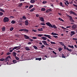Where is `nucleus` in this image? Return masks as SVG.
<instances>
[{"label": "nucleus", "mask_w": 77, "mask_h": 77, "mask_svg": "<svg viewBox=\"0 0 77 77\" xmlns=\"http://www.w3.org/2000/svg\"><path fill=\"white\" fill-rule=\"evenodd\" d=\"M41 25H42L43 26H45V23L44 22H42L40 23Z\"/></svg>", "instance_id": "5701e85b"}, {"label": "nucleus", "mask_w": 77, "mask_h": 77, "mask_svg": "<svg viewBox=\"0 0 77 77\" xmlns=\"http://www.w3.org/2000/svg\"><path fill=\"white\" fill-rule=\"evenodd\" d=\"M42 42L43 43V44L45 45H46L47 46L48 45V44H47V42H46V41H43Z\"/></svg>", "instance_id": "20e7f679"}, {"label": "nucleus", "mask_w": 77, "mask_h": 77, "mask_svg": "<svg viewBox=\"0 0 77 77\" xmlns=\"http://www.w3.org/2000/svg\"><path fill=\"white\" fill-rule=\"evenodd\" d=\"M32 32H37V30L35 29H32Z\"/></svg>", "instance_id": "de8ad7c7"}, {"label": "nucleus", "mask_w": 77, "mask_h": 77, "mask_svg": "<svg viewBox=\"0 0 77 77\" xmlns=\"http://www.w3.org/2000/svg\"><path fill=\"white\" fill-rule=\"evenodd\" d=\"M12 53L13 54L14 56L15 57H16V54H17V53H15V52H13Z\"/></svg>", "instance_id": "6ab92c4d"}, {"label": "nucleus", "mask_w": 77, "mask_h": 77, "mask_svg": "<svg viewBox=\"0 0 77 77\" xmlns=\"http://www.w3.org/2000/svg\"><path fill=\"white\" fill-rule=\"evenodd\" d=\"M3 14V13L2 12H0V16H2V15Z\"/></svg>", "instance_id": "09e8293b"}, {"label": "nucleus", "mask_w": 77, "mask_h": 77, "mask_svg": "<svg viewBox=\"0 0 77 77\" xmlns=\"http://www.w3.org/2000/svg\"><path fill=\"white\" fill-rule=\"evenodd\" d=\"M72 40H73V41H77V39L76 38H72Z\"/></svg>", "instance_id": "a19ab883"}, {"label": "nucleus", "mask_w": 77, "mask_h": 77, "mask_svg": "<svg viewBox=\"0 0 77 77\" xmlns=\"http://www.w3.org/2000/svg\"><path fill=\"white\" fill-rule=\"evenodd\" d=\"M2 31L3 32H4V31H5V27H4L2 28Z\"/></svg>", "instance_id": "7c9ffc66"}, {"label": "nucleus", "mask_w": 77, "mask_h": 77, "mask_svg": "<svg viewBox=\"0 0 77 77\" xmlns=\"http://www.w3.org/2000/svg\"><path fill=\"white\" fill-rule=\"evenodd\" d=\"M10 56H8V57H7L4 60H5V62H7L8 61V59H9V58H10Z\"/></svg>", "instance_id": "6e6552de"}, {"label": "nucleus", "mask_w": 77, "mask_h": 77, "mask_svg": "<svg viewBox=\"0 0 77 77\" xmlns=\"http://www.w3.org/2000/svg\"><path fill=\"white\" fill-rule=\"evenodd\" d=\"M42 59V58L41 57L35 58L36 60H39V61H40V60H41Z\"/></svg>", "instance_id": "f3484780"}, {"label": "nucleus", "mask_w": 77, "mask_h": 77, "mask_svg": "<svg viewBox=\"0 0 77 77\" xmlns=\"http://www.w3.org/2000/svg\"><path fill=\"white\" fill-rule=\"evenodd\" d=\"M29 39L30 40V41H31L32 42V41H33V40L31 39V38H29Z\"/></svg>", "instance_id": "052dcab7"}, {"label": "nucleus", "mask_w": 77, "mask_h": 77, "mask_svg": "<svg viewBox=\"0 0 77 77\" xmlns=\"http://www.w3.org/2000/svg\"><path fill=\"white\" fill-rule=\"evenodd\" d=\"M51 44H56V43L54 42H51Z\"/></svg>", "instance_id": "79ce46f5"}, {"label": "nucleus", "mask_w": 77, "mask_h": 77, "mask_svg": "<svg viewBox=\"0 0 77 77\" xmlns=\"http://www.w3.org/2000/svg\"><path fill=\"white\" fill-rule=\"evenodd\" d=\"M18 48V47L16 46L14 47V48H13V50H15V49H17Z\"/></svg>", "instance_id": "f704fd0d"}, {"label": "nucleus", "mask_w": 77, "mask_h": 77, "mask_svg": "<svg viewBox=\"0 0 77 77\" xmlns=\"http://www.w3.org/2000/svg\"><path fill=\"white\" fill-rule=\"evenodd\" d=\"M41 47L42 49L44 48V47H45V46L44 45H42V46Z\"/></svg>", "instance_id": "a18cd8bd"}, {"label": "nucleus", "mask_w": 77, "mask_h": 77, "mask_svg": "<svg viewBox=\"0 0 77 77\" xmlns=\"http://www.w3.org/2000/svg\"><path fill=\"white\" fill-rule=\"evenodd\" d=\"M41 39H43V40H47V38L45 37H41Z\"/></svg>", "instance_id": "ddd939ff"}, {"label": "nucleus", "mask_w": 77, "mask_h": 77, "mask_svg": "<svg viewBox=\"0 0 77 77\" xmlns=\"http://www.w3.org/2000/svg\"><path fill=\"white\" fill-rule=\"evenodd\" d=\"M15 58L16 59V60H19L20 59L18 57H17V56H16L15 57Z\"/></svg>", "instance_id": "e433bc0d"}, {"label": "nucleus", "mask_w": 77, "mask_h": 77, "mask_svg": "<svg viewBox=\"0 0 77 77\" xmlns=\"http://www.w3.org/2000/svg\"><path fill=\"white\" fill-rule=\"evenodd\" d=\"M68 18H70L69 20L71 22H72V23H74V21L73 19H72V17L71 16L68 15Z\"/></svg>", "instance_id": "f03ea898"}, {"label": "nucleus", "mask_w": 77, "mask_h": 77, "mask_svg": "<svg viewBox=\"0 0 77 77\" xmlns=\"http://www.w3.org/2000/svg\"><path fill=\"white\" fill-rule=\"evenodd\" d=\"M66 57H65V55L63 54H62V57H63V58H66Z\"/></svg>", "instance_id": "c85d7f7f"}, {"label": "nucleus", "mask_w": 77, "mask_h": 77, "mask_svg": "<svg viewBox=\"0 0 77 77\" xmlns=\"http://www.w3.org/2000/svg\"><path fill=\"white\" fill-rule=\"evenodd\" d=\"M5 60V59L4 58H2L0 59V61H4Z\"/></svg>", "instance_id": "37998d69"}, {"label": "nucleus", "mask_w": 77, "mask_h": 77, "mask_svg": "<svg viewBox=\"0 0 77 77\" xmlns=\"http://www.w3.org/2000/svg\"><path fill=\"white\" fill-rule=\"evenodd\" d=\"M46 24L49 26V27H51V28H54V29H57V27L55 25H51L50 22H47L46 23Z\"/></svg>", "instance_id": "f257e3e1"}, {"label": "nucleus", "mask_w": 77, "mask_h": 77, "mask_svg": "<svg viewBox=\"0 0 77 77\" xmlns=\"http://www.w3.org/2000/svg\"><path fill=\"white\" fill-rule=\"evenodd\" d=\"M38 31H43V29L41 28L40 29H38Z\"/></svg>", "instance_id": "393cba45"}, {"label": "nucleus", "mask_w": 77, "mask_h": 77, "mask_svg": "<svg viewBox=\"0 0 77 77\" xmlns=\"http://www.w3.org/2000/svg\"><path fill=\"white\" fill-rule=\"evenodd\" d=\"M24 30H25L24 29H20L19 31H21V32H22L23 31H24Z\"/></svg>", "instance_id": "ea45409f"}, {"label": "nucleus", "mask_w": 77, "mask_h": 77, "mask_svg": "<svg viewBox=\"0 0 77 77\" xmlns=\"http://www.w3.org/2000/svg\"><path fill=\"white\" fill-rule=\"evenodd\" d=\"M51 35H58V34H57L56 33H54L53 32L51 33Z\"/></svg>", "instance_id": "b1692460"}, {"label": "nucleus", "mask_w": 77, "mask_h": 77, "mask_svg": "<svg viewBox=\"0 0 77 77\" xmlns=\"http://www.w3.org/2000/svg\"><path fill=\"white\" fill-rule=\"evenodd\" d=\"M70 4H71V5L73 3V2L72 1L71 2H69Z\"/></svg>", "instance_id": "13d9d810"}, {"label": "nucleus", "mask_w": 77, "mask_h": 77, "mask_svg": "<svg viewBox=\"0 0 77 77\" xmlns=\"http://www.w3.org/2000/svg\"><path fill=\"white\" fill-rule=\"evenodd\" d=\"M60 45H62V46H64V50H66V45H64V44H63V43H62V44H60Z\"/></svg>", "instance_id": "9d476101"}, {"label": "nucleus", "mask_w": 77, "mask_h": 77, "mask_svg": "<svg viewBox=\"0 0 77 77\" xmlns=\"http://www.w3.org/2000/svg\"><path fill=\"white\" fill-rule=\"evenodd\" d=\"M11 24H15V21L13 20L11 21Z\"/></svg>", "instance_id": "cd10ccee"}, {"label": "nucleus", "mask_w": 77, "mask_h": 77, "mask_svg": "<svg viewBox=\"0 0 77 77\" xmlns=\"http://www.w3.org/2000/svg\"><path fill=\"white\" fill-rule=\"evenodd\" d=\"M29 8V6H26L25 7V9H26V8Z\"/></svg>", "instance_id": "0e129e2a"}, {"label": "nucleus", "mask_w": 77, "mask_h": 77, "mask_svg": "<svg viewBox=\"0 0 77 77\" xmlns=\"http://www.w3.org/2000/svg\"><path fill=\"white\" fill-rule=\"evenodd\" d=\"M13 30H14V28L13 27L11 28L10 29V31H12Z\"/></svg>", "instance_id": "58836bf2"}, {"label": "nucleus", "mask_w": 77, "mask_h": 77, "mask_svg": "<svg viewBox=\"0 0 77 77\" xmlns=\"http://www.w3.org/2000/svg\"><path fill=\"white\" fill-rule=\"evenodd\" d=\"M42 59H43V60H45L46 58H45V57H43L42 58Z\"/></svg>", "instance_id": "6e6d98bb"}, {"label": "nucleus", "mask_w": 77, "mask_h": 77, "mask_svg": "<svg viewBox=\"0 0 77 77\" xmlns=\"http://www.w3.org/2000/svg\"><path fill=\"white\" fill-rule=\"evenodd\" d=\"M0 11H1V12H5V10H3V9L1 8H0Z\"/></svg>", "instance_id": "473e14b6"}, {"label": "nucleus", "mask_w": 77, "mask_h": 77, "mask_svg": "<svg viewBox=\"0 0 77 77\" xmlns=\"http://www.w3.org/2000/svg\"><path fill=\"white\" fill-rule=\"evenodd\" d=\"M13 62L15 63H17V60H13Z\"/></svg>", "instance_id": "c756f323"}, {"label": "nucleus", "mask_w": 77, "mask_h": 77, "mask_svg": "<svg viewBox=\"0 0 77 77\" xmlns=\"http://www.w3.org/2000/svg\"><path fill=\"white\" fill-rule=\"evenodd\" d=\"M60 6H61L62 7H63V8L64 7V6L63 5V4H62V2H60Z\"/></svg>", "instance_id": "412c9836"}, {"label": "nucleus", "mask_w": 77, "mask_h": 77, "mask_svg": "<svg viewBox=\"0 0 77 77\" xmlns=\"http://www.w3.org/2000/svg\"><path fill=\"white\" fill-rule=\"evenodd\" d=\"M23 19H24V20H26V17H25V16H23Z\"/></svg>", "instance_id": "864d4df0"}, {"label": "nucleus", "mask_w": 77, "mask_h": 77, "mask_svg": "<svg viewBox=\"0 0 77 77\" xmlns=\"http://www.w3.org/2000/svg\"><path fill=\"white\" fill-rule=\"evenodd\" d=\"M39 16V15L38 14H36L35 15L36 17H38Z\"/></svg>", "instance_id": "5fc2aeb1"}, {"label": "nucleus", "mask_w": 77, "mask_h": 77, "mask_svg": "<svg viewBox=\"0 0 77 77\" xmlns=\"http://www.w3.org/2000/svg\"><path fill=\"white\" fill-rule=\"evenodd\" d=\"M25 49L26 50H27V51H29V50H30V48L28 47H26Z\"/></svg>", "instance_id": "4468645a"}, {"label": "nucleus", "mask_w": 77, "mask_h": 77, "mask_svg": "<svg viewBox=\"0 0 77 77\" xmlns=\"http://www.w3.org/2000/svg\"><path fill=\"white\" fill-rule=\"evenodd\" d=\"M35 10V8H33L32 9L30 10V12H33Z\"/></svg>", "instance_id": "2eb2a0df"}, {"label": "nucleus", "mask_w": 77, "mask_h": 77, "mask_svg": "<svg viewBox=\"0 0 77 77\" xmlns=\"http://www.w3.org/2000/svg\"><path fill=\"white\" fill-rule=\"evenodd\" d=\"M53 53H54V54H57L55 52V51H53Z\"/></svg>", "instance_id": "4d7b16f0"}, {"label": "nucleus", "mask_w": 77, "mask_h": 77, "mask_svg": "<svg viewBox=\"0 0 77 77\" xmlns=\"http://www.w3.org/2000/svg\"><path fill=\"white\" fill-rule=\"evenodd\" d=\"M9 54H11V53L10 52H8L7 53V55H9Z\"/></svg>", "instance_id": "bf43d9fd"}, {"label": "nucleus", "mask_w": 77, "mask_h": 77, "mask_svg": "<svg viewBox=\"0 0 77 77\" xmlns=\"http://www.w3.org/2000/svg\"><path fill=\"white\" fill-rule=\"evenodd\" d=\"M10 18H15V17L12 16H11L10 17Z\"/></svg>", "instance_id": "603ef678"}, {"label": "nucleus", "mask_w": 77, "mask_h": 77, "mask_svg": "<svg viewBox=\"0 0 77 77\" xmlns=\"http://www.w3.org/2000/svg\"><path fill=\"white\" fill-rule=\"evenodd\" d=\"M17 53H20V50H18V51H17Z\"/></svg>", "instance_id": "338daca9"}, {"label": "nucleus", "mask_w": 77, "mask_h": 77, "mask_svg": "<svg viewBox=\"0 0 77 77\" xmlns=\"http://www.w3.org/2000/svg\"><path fill=\"white\" fill-rule=\"evenodd\" d=\"M70 27H71V26H66V28H67V29H68V28H70Z\"/></svg>", "instance_id": "e2e57ef3"}, {"label": "nucleus", "mask_w": 77, "mask_h": 77, "mask_svg": "<svg viewBox=\"0 0 77 77\" xmlns=\"http://www.w3.org/2000/svg\"><path fill=\"white\" fill-rule=\"evenodd\" d=\"M32 39H37V37H33Z\"/></svg>", "instance_id": "c03bdc74"}, {"label": "nucleus", "mask_w": 77, "mask_h": 77, "mask_svg": "<svg viewBox=\"0 0 77 77\" xmlns=\"http://www.w3.org/2000/svg\"><path fill=\"white\" fill-rule=\"evenodd\" d=\"M51 11V9H48L46 11V13H48L49 12H50V11Z\"/></svg>", "instance_id": "a211bd4d"}, {"label": "nucleus", "mask_w": 77, "mask_h": 77, "mask_svg": "<svg viewBox=\"0 0 77 77\" xmlns=\"http://www.w3.org/2000/svg\"><path fill=\"white\" fill-rule=\"evenodd\" d=\"M13 50H13V49H12V50H10L9 51V52H12V51H13Z\"/></svg>", "instance_id": "680f3d73"}, {"label": "nucleus", "mask_w": 77, "mask_h": 77, "mask_svg": "<svg viewBox=\"0 0 77 77\" xmlns=\"http://www.w3.org/2000/svg\"><path fill=\"white\" fill-rule=\"evenodd\" d=\"M75 35V31H71L70 33V35L71 37L72 35Z\"/></svg>", "instance_id": "0eeeda50"}, {"label": "nucleus", "mask_w": 77, "mask_h": 77, "mask_svg": "<svg viewBox=\"0 0 77 77\" xmlns=\"http://www.w3.org/2000/svg\"><path fill=\"white\" fill-rule=\"evenodd\" d=\"M39 18H40V21H42V22H44V18L42 17L41 18L40 17H39Z\"/></svg>", "instance_id": "f8f14e48"}, {"label": "nucleus", "mask_w": 77, "mask_h": 77, "mask_svg": "<svg viewBox=\"0 0 77 77\" xmlns=\"http://www.w3.org/2000/svg\"><path fill=\"white\" fill-rule=\"evenodd\" d=\"M24 31H26V32H29V30L26 29H24Z\"/></svg>", "instance_id": "3c124183"}, {"label": "nucleus", "mask_w": 77, "mask_h": 77, "mask_svg": "<svg viewBox=\"0 0 77 77\" xmlns=\"http://www.w3.org/2000/svg\"><path fill=\"white\" fill-rule=\"evenodd\" d=\"M23 4L22 3H21V4H20L18 5V7H21L22 6H23Z\"/></svg>", "instance_id": "bb28decb"}, {"label": "nucleus", "mask_w": 77, "mask_h": 77, "mask_svg": "<svg viewBox=\"0 0 77 77\" xmlns=\"http://www.w3.org/2000/svg\"><path fill=\"white\" fill-rule=\"evenodd\" d=\"M48 38H49V39H51V36H50V35H48V36L47 37Z\"/></svg>", "instance_id": "c9c22d12"}, {"label": "nucleus", "mask_w": 77, "mask_h": 77, "mask_svg": "<svg viewBox=\"0 0 77 77\" xmlns=\"http://www.w3.org/2000/svg\"><path fill=\"white\" fill-rule=\"evenodd\" d=\"M62 50V48H59L58 49V50L59 51H61Z\"/></svg>", "instance_id": "49530a36"}, {"label": "nucleus", "mask_w": 77, "mask_h": 77, "mask_svg": "<svg viewBox=\"0 0 77 77\" xmlns=\"http://www.w3.org/2000/svg\"><path fill=\"white\" fill-rule=\"evenodd\" d=\"M53 37H54V38H58V36H55V35H54L53 36Z\"/></svg>", "instance_id": "8fccbe9b"}, {"label": "nucleus", "mask_w": 77, "mask_h": 77, "mask_svg": "<svg viewBox=\"0 0 77 77\" xmlns=\"http://www.w3.org/2000/svg\"><path fill=\"white\" fill-rule=\"evenodd\" d=\"M19 25H20V26H22V23H21V22H20L19 23Z\"/></svg>", "instance_id": "69168bd1"}, {"label": "nucleus", "mask_w": 77, "mask_h": 77, "mask_svg": "<svg viewBox=\"0 0 77 77\" xmlns=\"http://www.w3.org/2000/svg\"><path fill=\"white\" fill-rule=\"evenodd\" d=\"M35 2V0H31L30 1L31 3H34Z\"/></svg>", "instance_id": "dca6fc26"}, {"label": "nucleus", "mask_w": 77, "mask_h": 77, "mask_svg": "<svg viewBox=\"0 0 77 77\" xmlns=\"http://www.w3.org/2000/svg\"><path fill=\"white\" fill-rule=\"evenodd\" d=\"M33 47L35 50H37V49H38V47H37L36 46H33Z\"/></svg>", "instance_id": "2f4dec72"}, {"label": "nucleus", "mask_w": 77, "mask_h": 77, "mask_svg": "<svg viewBox=\"0 0 77 77\" xmlns=\"http://www.w3.org/2000/svg\"><path fill=\"white\" fill-rule=\"evenodd\" d=\"M70 12L71 14H73V15H75V16H77V14H76L75 12H73L72 11H70Z\"/></svg>", "instance_id": "423d86ee"}, {"label": "nucleus", "mask_w": 77, "mask_h": 77, "mask_svg": "<svg viewBox=\"0 0 77 77\" xmlns=\"http://www.w3.org/2000/svg\"><path fill=\"white\" fill-rule=\"evenodd\" d=\"M47 3V2L46 1H43L42 2L43 4H45V3Z\"/></svg>", "instance_id": "72a5a7b5"}, {"label": "nucleus", "mask_w": 77, "mask_h": 77, "mask_svg": "<svg viewBox=\"0 0 77 77\" xmlns=\"http://www.w3.org/2000/svg\"><path fill=\"white\" fill-rule=\"evenodd\" d=\"M41 11H45V8H42Z\"/></svg>", "instance_id": "4c0bfd02"}, {"label": "nucleus", "mask_w": 77, "mask_h": 77, "mask_svg": "<svg viewBox=\"0 0 77 77\" xmlns=\"http://www.w3.org/2000/svg\"><path fill=\"white\" fill-rule=\"evenodd\" d=\"M24 38L26 39H29V38H30V37H29L27 35H24Z\"/></svg>", "instance_id": "9b49d317"}, {"label": "nucleus", "mask_w": 77, "mask_h": 77, "mask_svg": "<svg viewBox=\"0 0 77 77\" xmlns=\"http://www.w3.org/2000/svg\"><path fill=\"white\" fill-rule=\"evenodd\" d=\"M73 5L74 6H75V7H77V5H75V4H73Z\"/></svg>", "instance_id": "774afa93"}, {"label": "nucleus", "mask_w": 77, "mask_h": 77, "mask_svg": "<svg viewBox=\"0 0 77 77\" xmlns=\"http://www.w3.org/2000/svg\"><path fill=\"white\" fill-rule=\"evenodd\" d=\"M9 18L7 17H5L4 18L3 21L4 23H6V22H8L9 21Z\"/></svg>", "instance_id": "7ed1b4c3"}, {"label": "nucleus", "mask_w": 77, "mask_h": 77, "mask_svg": "<svg viewBox=\"0 0 77 77\" xmlns=\"http://www.w3.org/2000/svg\"><path fill=\"white\" fill-rule=\"evenodd\" d=\"M37 36L38 37H41L42 36H43V34H38Z\"/></svg>", "instance_id": "a878e982"}, {"label": "nucleus", "mask_w": 77, "mask_h": 77, "mask_svg": "<svg viewBox=\"0 0 77 77\" xmlns=\"http://www.w3.org/2000/svg\"><path fill=\"white\" fill-rule=\"evenodd\" d=\"M72 29H75L77 28V25L75 24H74V25H73L72 26Z\"/></svg>", "instance_id": "39448f33"}, {"label": "nucleus", "mask_w": 77, "mask_h": 77, "mask_svg": "<svg viewBox=\"0 0 77 77\" xmlns=\"http://www.w3.org/2000/svg\"><path fill=\"white\" fill-rule=\"evenodd\" d=\"M68 47H69L71 48H74V46L73 45H72V46H71L70 45H68Z\"/></svg>", "instance_id": "aec40b11"}, {"label": "nucleus", "mask_w": 77, "mask_h": 77, "mask_svg": "<svg viewBox=\"0 0 77 77\" xmlns=\"http://www.w3.org/2000/svg\"><path fill=\"white\" fill-rule=\"evenodd\" d=\"M33 5H31L29 8V9H31V8H33Z\"/></svg>", "instance_id": "4be33fe9"}, {"label": "nucleus", "mask_w": 77, "mask_h": 77, "mask_svg": "<svg viewBox=\"0 0 77 77\" xmlns=\"http://www.w3.org/2000/svg\"><path fill=\"white\" fill-rule=\"evenodd\" d=\"M25 24L26 26H28L29 25V22H28V20H26L25 21Z\"/></svg>", "instance_id": "1a4fd4ad"}]
</instances>
